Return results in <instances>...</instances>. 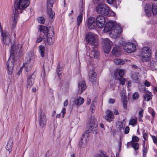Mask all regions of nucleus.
<instances>
[{
  "mask_svg": "<svg viewBox=\"0 0 157 157\" xmlns=\"http://www.w3.org/2000/svg\"><path fill=\"white\" fill-rule=\"evenodd\" d=\"M22 47L21 44L16 45L15 46L14 45H11L10 56L6 63L9 75H10L12 74L15 60L18 59L21 55L22 51L21 49Z\"/></svg>",
  "mask_w": 157,
  "mask_h": 157,
  "instance_id": "obj_1",
  "label": "nucleus"
},
{
  "mask_svg": "<svg viewBox=\"0 0 157 157\" xmlns=\"http://www.w3.org/2000/svg\"><path fill=\"white\" fill-rule=\"evenodd\" d=\"M104 31L105 33L110 32L114 37H117L121 33L122 29L119 25H116L114 22L109 21L106 23Z\"/></svg>",
  "mask_w": 157,
  "mask_h": 157,
  "instance_id": "obj_2",
  "label": "nucleus"
},
{
  "mask_svg": "<svg viewBox=\"0 0 157 157\" xmlns=\"http://www.w3.org/2000/svg\"><path fill=\"white\" fill-rule=\"evenodd\" d=\"M14 3V10L13 12L17 11V13L19 14L18 10L25 9L29 6L30 2L29 0H15Z\"/></svg>",
  "mask_w": 157,
  "mask_h": 157,
  "instance_id": "obj_3",
  "label": "nucleus"
},
{
  "mask_svg": "<svg viewBox=\"0 0 157 157\" xmlns=\"http://www.w3.org/2000/svg\"><path fill=\"white\" fill-rule=\"evenodd\" d=\"M97 36L92 33H89L86 36V40L92 47L98 48V41L96 38Z\"/></svg>",
  "mask_w": 157,
  "mask_h": 157,
  "instance_id": "obj_4",
  "label": "nucleus"
},
{
  "mask_svg": "<svg viewBox=\"0 0 157 157\" xmlns=\"http://www.w3.org/2000/svg\"><path fill=\"white\" fill-rule=\"evenodd\" d=\"M96 11L98 13L107 15L108 14L110 10L109 7L106 4H99L96 8Z\"/></svg>",
  "mask_w": 157,
  "mask_h": 157,
  "instance_id": "obj_5",
  "label": "nucleus"
},
{
  "mask_svg": "<svg viewBox=\"0 0 157 157\" xmlns=\"http://www.w3.org/2000/svg\"><path fill=\"white\" fill-rule=\"evenodd\" d=\"M102 43L104 52L106 53H109L110 51L112 42L109 39L105 38L103 39Z\"/></svg>",
  "mask_w": 157,
  "mask_h": 157,
  "instance_id": "obj_6",
  "label": "nucleus"
},
{
  "mask_svg": "<svg viewBox=\"0 0 157 157\" xmlns=\"http://www.w3.org/2000/svg\"><path fill=\"white\" fill-rule=\"evenodd\" d=\"M38 120L40 126L42 128H43L46 123V118L41 109H40L39 112Z\"/></svg>",
  "mask_w": 157,
  "mask_h": 157,
  "instance_id": "obj_7",
  "label": "nucleus"
},
{
  "mask_svg": "<svg viewBox=\"0 0 157 157\" xmlns=\"http://www.w3.org/2000/svg\"><path fill=\"white\" fill-rule=\"evenodd\" d=\"M56 0H47V7L48 10V13L49 17L52 19H53L55 15V13L52 11L53 5L54 2Z\"/></svg>",
  "mask_w": 157,
  "mask_h": 157,
  "instance_id": "obj_8",
  "label": "nucleus"
},
{
  "mask_svg": "<svg viewBox=\"0 0 157 157\" xmlns=\"http://www.w3.org/2000/svg\"><path fill=\"white\" fill-rule=\"evenodd\" d=\"M124 50L128 53H131L134 52L136 49L135 44L131 42L126 43L123 47Z\"/></svg>",
  "mask_w": 157,
  "mask_h": 157,
  "instance_id": "obj_9",
  "label": "nucleus"
},
{
  "mask_svg": "<svg viewBox=\"0 0 157 157\" xmlns=\"http://www.w3.org/2000/svg\"><path fill=\"white\" fill-rule=\"evenodd\" d=\"M105 17L101 15H99L96 17V25L100 28H102L105 24Z\"/></svg>",
  "mask_w": 157,
  "mask_h": 157,
  "instance_id": "obj_10",
  "label": "nucleus"
},
{
  "mask_svg": "<svg viewBox=\"0 0 157 157\" xmlns=\"http://www.w3.org/2000/svg\"><path fill=\"white\" fill-rule=\"evenodd\" d=\"M2 36V40L3 43L6 45H9L12 44L11 42V38L8 33L4 32L1 33Z\"/></svg>",
  "mask_w": 157,
  "mask_h": 157,
  "instance_id": "obj_11",
  "label": "nucleus"
},
{
  "mask_svg": "<svg viewBox=\"0 0 157 157\" xmlns=\"http://www.w3.org/2000/svg\"><path fill=\"white\" fill-rule=\"evenodd\" d=\"M98 124V123L96 119L94 117H92L90 121V127L91 130L95 132V134L97 133V126Z\"/></svg>",
  "mask_w": 157,
  "mask_h": 157,
  "instance_id": "obj_12",
  "label": "nucleus"
},
{
  "mask_svg": "<svg viewBox=\"0 0 157 157\" xmlns=\"http://www.w3.org/2000/svg\"><path fill=\"white\" fill-rule=\"evenodd\" d=\"M88 135L87 133H85L83 134L81 138L80 141L79 142L78 145L80 148H84L87 145V140L88 139Z\"/></svg>",
  "mask_w": 157,
  "mask_h": 157,
  "instance_id": "obj_13",
  "label": "nucleus"
},
{
  "mask_svg": "<svg viewBox=\"0 0 157 157\" xmlns=\"http://www.w3.org/2000/svg\"><path fill=\"white\" fill-rule=\"evenodd\" d=\"M36 75L34 72L32 74L28 75L27 78V86L28 88H30L34 84Z\"/></svg>",
  "mask_w": 157,
  "mask_h": 157,
  "instance_id": "obj_14",
  "label": "nucleus"
},
{
  "mask_svg": "<svg viewBox=\"0 0 157 157\" xmlns=\"http://www.w3.org/2000/svg\"><path fill=\"white\" fill-rule=\"evenodd\" d=\"M92 50L90 53L89 56L90 58H94L97 59H99V56H100V53L99 51L97 50L98 48H96L95 47H92Z\"/></svg>",
  "mask_w": 157,
  "mask_h": 157,
  "instance_id": "obj_15",
  "label": "nucleus"
},
{
  "mask_svg": "<svg viewBox=\"0 0 157 157\" xmlns=\"http://www.w3.org/2000/svg\"><path fill=\"white\" fill-rule=\"evenodd\" d=\"M40 32L42 31L44 33H47V35H48L51 33V32L54 35V29L53 27H49V29L46 26L44 25L41 26L40 28Z\"/></svg>",
  "mask_w": 157,
  "mask_h": 157,
  "instance_id": "obj_16",
  "label": "nucleus"
},
{
  "mask_svg": "<svg viewBox=\"0 0 157 157\" xmlns=\"http://www.w3.org/2000/svg\"><path fill=\"white\" fill-rule=\"evenodd\" d=\"M95 18L93 17H90L87 21V26L90 29H92L95 27L96 25V22H95Z\"/></svg>",
  "mask_w": 157,
  "mask_h": 157,
  "instance_id": "obj_17",
  "label": "nucleus"
},
{
  "mask_svg": "<svg viewBox=\"0 0 157 157\" xmlns=\"http://www.w3.org/2000/svg\"><path fill=\"white\" fill-rule=\"evenodd\" d=\"M114 117L113 112L110 110H107L106 112V115L105 118L109 122H110L113 120Z\"/></svg>",
  "mask_w": 157,
  "mask_h": 157,
  "instance_id": "obj_18",
  "label": "nucleus"
},
{
  "mask_svg": "<svg viewBox=\"0 0 157 157\" xmlns=\"http://www.w3.org/2000/svg\"><path fill=\"white\" fill-rule=\"evenodd\" d=\"M17 11L13 12V14L12 16V19L13 20V23L11 27L12 28L14 29L15 27L17 21L19 14H17Z\"/></svg>",
  "mask_w": 157,
  "mask_h": 157,
  "instance_id": "obj_19",
  "label": "nucleus"
},
{
  "mask_svg": "<svg viewBox=\"0 0 157 157\" xmlns=\"http://www.w3.org/2000/svg\"><path fill=\"white\" fill-rule=\"evenodd\" d=\"M97 74L93 71H91L89 74V78L90 80L93 82L94 84L96 83L97 80Z\"/></svg>",
  "mask_w": 157,
  "mask_h": 157,
  "instance_id": "obj_20",
  "label": "nucleus"
},
{
  "mask_svg": "<svg viewBox=\"0 0 157 157\" xmlns=\"http://www.w3.org/2000/svg\"><path fill=\"white\" fill-rule=\"evenodd\" d=\"M33 64V61L31 60L29 62L28 61L27 63L25 64H23L22 67L23 66L25 67V70L27 72L30 71L31 69Z\"/></svg>",
  "mask_w": 157,
  "mask_h": 157,
  "instance_id": "obj_21",
  "label": "nucleus"
},
{
  "mask_svg": "<svg viewBox=\"0 0 157 157\" xmlns=\"http://www.w3.org/2000/svg\"><path fill=\"white\" fill-rule=\"evenodd\" d=\"M144 11L146 15L148 17H150L152 12L151 5L149 4H146L144 7Z\"/></svg>",
  "mask_w": 157,
  "mask_h": 157,
  "instance_id": "obj_22",
  "label": "nucleus"
},
{
  "mask_svg": "<svg viewBox=\"0 0 157 157\" xmlns=\"http://www.w3.org/2000/svg\"><path fill=\"white\" fill-rule=\"evenodd\" d=\"M46 41L49 45H51L54 42L55 40L53 36L52 37H49V35H47L45 34L43 36V39L44 41H46Z\"/></svg>",
  "mask_w": 157,
  "mask_h": 157,
  "instance_id": "obj_23",
  "label": "nucleus"
},
{
  "mask_svg": "<svg viewBox=\"0 0 157 157\" xmlns=\"http://www.w3.org/2000/svg\"><path fill=\"white\" fill-rule=\"evenodd\" d=\"M112 53L113 54L117 57L119 56L120 55V47L118 46H116L113 48Z\"/></svg>",
  "mask_w": 157,
  "mask_h": 157,
  "instance_id": "obj_24",
  "label": "nucleus"
},
{
  "mask_svg": "<svg viewBox=\"0 0 157 157\" xmlns=\"http://www.w3.org/2000/svg\"><path fill=\"white\" fill-rule=\"evenodd\" d=\"M78 86L79 89H81V92L84 91L86 88V82L84 81L78 83Z\"/></svg>",
  "mask_w": 157,
  "mask_h": 157,
  "instance_id": "obj_25",
  "label": "nucleus"
},
{
  "mask_svg": "<svg viewBox=\"0 0 157 157\" xmlns=\"http://www.w3.org/2000/svg\"><path fill=\"white\" fill-rule=\"evenodd\" d=\"M141 59L143 61L147 62L150 59L151 54L142 55Z\"/></svg>",
  "mask_w": 157,
  "mask_h": 157,
  "instance_id": "obj_26",
  "label": "nucleus"
},
{
  "mask_svg": "<svg viewBox=\"0 0 157 157\" xmlns=\"http://www.w3.org/2000/svg\"><path fill=\"white\" fill-rule=\"evenodd\" d=\"M141 53V55L151 54V50L148 47H144L142 49Z\"/></svg>",
  "mask_w": 157,
  "mask_h": 157,
  "instance_id": "obj_27",
  "label": "nucleus"
},
{
  "mask_svg": "<svg viewBox=\"0 0 157 157\" xmlns=\"http://www.w3.org/2000/svg\"><path fill=\"white\" fill-rule=\"evenodd\" d=\"M117 73L116 72L114 73V76L115 77V79L117 80L119 79L120 84L122 85H124L125 83V79L123 78L122 77L119 78V77L117 76Z\"/></svg>",
  "mask_w": 157,
  "mask_h": 157,
  "instance_id": "obj_28",
  "label": "nucleus"
},
{
  "mask_svg": "<svg viewBox=\"0 0 157 157\" xmlns=\"http://www.w3.org/2000/svg\"><path fill=\"white\" fill-rule=\"evenodd\" d=\"M39 52L41 56L44 57V56L45 47L43 45H40L39 46Z\"/></svg>",
  "mask_w": 157,
  "mask_h": 157,
  "instance_id": "obj_29",
  "label": "nucleus"
},
{
  "mask_svg": "<svg viewBox=\"0 0 157 157\" xmlns=\"http://www.w3.org/2000/svg\"><path fill=\"white\" fill-rule=\"evenodd\" d=\"M151 10L153 14H155L157 13V3H153L151 7Z\"/></svg>",
  "mask_w": 157,
  "mask_h": 157,
  "instance_id": "obj_30",
  "label": "nucleus"
},
{
  "mask_svg": "<svg viewBox=\"0 0 157 157\" xmlns=\"http://www.w3.org/2000/svg\"><path fill=\"white\" fill-rule=\"evenodd\" d=\"M84 99L82 98H79L77 99L75 101V104L78 105L82 104L84 102Z\"/></svg>",
  "mask_w": 157,
  "mask_h": 157,
  "instance_id": "obj_31",
  "label": "nucleus"
},
{
  "mask_svg": "<svg viewBox=\"0 0 157 157\" xmlns=\"http://www.w3.org/2000/svg\"><path fill=\"white\" fill-rule=\"evenodd\" d=\"M115 64L117 65H121L124 63V61L121 59H117L114 60V61Z\"/></svg>",
  "mask_w": 157,
  "mask_h": 157,
  "instance_id": "obj_32",
  "label": "nucleus"
},
{
  "mask_svg": "<svg viewBox=\"0 0 157 157\" xmlns=\"http://www.w3.org/2000/svg\"><path fill=\"white\" fill-rule=\"evenodd\" d=\"M83 15L79 14L77 17V25L78 27L82 22V20Z\"/></svg>",
  "mask_w": 157,
  "mask_h": 157,
  "instance_id": "obj_33",
  "label": "nucleus"
},
{
  "mask_svg": "<svg viewBox=\"0 0 157 157\" xmlns=\"http://www.w3.org/2000/svg\"><path fill=\"white\" fill-rule=\"evenodd\" d=\"M13 141L11 139H10L8 143H7L6 148V149L8 148V150L9 151L13 147Z\"/></svg>",
  "mask_w": 157,
  "mask_h": 157,
  "instance_id": "obj_34",
  "label": "nucleus"
},
{
  "mask_svg": "<svg viewBox=\"0 0 157 157\" xmlns=\"http://www.w3.org/2000/svg\"><path fill=\"white\" fill-rule=\"evenodd\" d=\"M151 93L149 94H146L144 96V98L145 101H148L150 100L151 99Z\"/></svg>",
  "mask_w": 157,
  "mask_h": 157,
  "instance_id": "obj_35",
  "label": "nucleus"
},
{
  "mask_svg": "<svg viewBox=\"0 0 157 157\" xmlns=\"http://www.w3.org/2000/svg\"><path fill=\"white\" fill-rule=\"evenodd\" d=\"M145 141H143V157H145L147 153V150L146 147H145Z\"/></svg>",
  "mask_w": 157,
  "mask_h": 157,
  "instance_id": "obj_36",
  "label": "nucleus"
},
{
  "mask_svg": "<svg viewBox=\"0 0 157 157\" xmlns=\"http://www.w3.org/2000/svg\"><path fill=\"white\" fill-rule=\"evenodd\" d=\"M117 73V76H118V75L120 77V78H122L123 77L124 75V71L123 70L121 69L119 71H115L114 73Z\"/></svg>",
  "mask_w": 157,
  "mask_h": 157,
  "instance_id": "obj_37",
  "label": "nucleus"
},
{
  "mask_svg": "<svg viewBox=\"0 0 157 157\" xmlns=\"http://www.w3.org/2000/svg\"><path fill=\"white\" fill-rule=\"evenodd\" d=\"M37 20L40 23L44 24L45 22V19L43 17H40L37 18Z\"/></svg>",
  "mask_w": 157,
  "mask_h": 157,
  "instance_id": "obj_38",
  "label": "nucleus"
},
{
  "mask_svg": "<svg viewBox=\"0 0 157 157\" xmlns=\"http://www.w3.org/2000/svg\"><path fill=\"white\" fill-rule=\"evenodd\" d=\"M131 143L132 147L135 149V150H136L139 149V144L137 143H134L133 142H131Z\"/></svg>",
  "mask_w": 157,
  "mask_h": 157,
  "instance_id": "obj_39",
  "label": "nucleus"
},
{
  "mask_svg": "<svg viewBox=\"0 0 157 157\" xmlns=\"http://www.w3.org/2000/svg\"><path fill=\"white\" fill-rule=\"evenodd\" d=\"M79 14L83 15L84 9L83 5L82 3L79 5Z\"/></svg>",
  "mask_w": 157,
  "mask_h": 157,
  "instance_id": "obj_40",
  "label": "nucleus"
},
{
  "mask_svg": "<svg viewBox=\"0 0 157 157\" xmlns=\"http://www.w3.org/2000/svg\"><path fill=\"white\" fill-rule=\"evenodd\" d=\"M59 63L57 65V72L58 75H60L62 72V68L59 67Z\"/></svg>",
  "mask_w": 157,
  "mask_h": 157,
  "instance_id": "obj_41",
  "label": "nucleus"
},
{
  "mask_svg": "<svg viewBox=\"0 0 157 157\" xmlns=\"http://www.w3.org/2000/svg\"><path fill=\"white\" fill-rule=\"evenodd\" d=\"M136 120L134 119H132L130 120L129 122V124L132 125H134L136 124Z\"/></svg>",
  "mask_w": 157,
  "mask_h": 157,
  "instance_id": "obj_42",
  "label": "nucleus"
},
{
  "mask_svg": "<svg viewBox=\"0 0 157 157\" xmlns=\"http://www.w3.org/2000/svg\"><path fill=\"white\" fill-rule=\"evenodd\" d=\"M132 79L135 81H137L139 78L137 75L135 74H133L132 76Z\"/></svg>",
  "mask_w": 157,
  "mask_h": 157,
  "instance_id": "obj_43",
  "label": "nucleus"
},
{
  "mask_svg": "<svg viewBox=\"0 0 157 157\" xmlns=\"http://www.w3.org/2000/svg\"><path fill=\"white\" fill-rule=\"evenodd\" d=\"M132 142H137L139 140V138L136 136H133L132 138Z\"/></svg>",
  "mask_w": 157,
  "mask_h": 157,
  "instance_id": "obj_44",
  "label": "nucleus"
},
{
  "mask_svg": "<svg viewBox=\"0 0 157 157\" xmlns=\"http://www.w3.org/2000/svg\"><path fill=\"white\" fill-rule=\"evenodd\" d=\"M139 97V94L137 92L135 93L133 95V98L134 99H136Z\"/></svg>",
  "mask_w": 157,
  "mask_h": 157,
  "instance_id": "obj_45",
  "label": "nucleus"
},
{
  "mask_svg": "<svg viewBox=\"0 0 157 157\" xmlns=\"http://www.w3.org/2000/svg\"><path fill=\"white\" fill-rule=\"evenodd\" d=\"M151 138L153 141V142L155 144H157V139L155 136H151Z\"/></svg>",
  "mask_w": 157,
  "mask_h": 157,
  "instance_id": "obj_46",
  "label": "nucleus"
},
{
  "mask_svg": "<svg viewBox=\"0 0 157 157\" xmlns=\"http://www.w3.org/2000/svg\"><path fill=\"white\" fill-rule=\"evenodd\" d=\"M144 113V109H142L141 110L139 111V117L140 118H142L143 117V113Z\"/></svg>",
  "mask_w": 157,
  "mask_h": 157,
  "instance_id": "obj_47",
  "label": "nucleus"
},
{
  "mask_svg": "<svg viewBox=\"0 0 157 157\" xmlns=\"http://www.w3.org/2000/svg\"><path fill=\"white\" fill-rule=\"evenodd\" d=\"M115 102V100L113 99L110 98L109 99V104H113Z\"/></svg>",
  "mask_w": 157,
  "mask_h": 157,
  "instance_id": "obj_48",
  "label": "nucleus"
},
{
  "mask_svg": "<svg viewBox=\"0 0 157 157\" xmlns=\"http://www.w3.org/2000/svg\"><path fill=\"white\" fill-rule=\"evenodd\" d=\"M148 137L147 133H144L143 135V137L145 141H146Z\"/></svg>",
  "mask_w": 157,
  "mask_h": 157,
  "instance_id": "obj_49",
  "label": "nucleus"
},
{
  "mask_svg": "<svg viewBox=\"0 0 157 157\" xmlns=\"http://www.w3.org/2000/svg\"><path fill=\"white\" fill-rule=\"evenodd\" d=\"M129 128L127 126L125 128L124 130V133L126 134H128L129 132Z\"/></svg>",
  "mask_w": 157,
  "mask_h": 157,
  "instance_id": "obj_50",
  "label": "nucleus"
},
{
  "mask_svg": "<svg viewBox=\"0 0 157 157\" xmlns=\"http://www.w3.org/2000/svg\"><path fill=\"white\" fill-rule=\"evenodd\" d=\"M117 131L118 132H121L122 128V125L121 124L118 126L117 127Z\"/></svg>",
  "mask_w": 157,
  "mask_h": 157,
  "instance_id": "obj_51",
  "label": "nucleus"
},
{
  "mask_svg": "<svg viewBox=\"0 0 157 157\" xmlns=\"http://www.w3.org/2000/svg\"><path fill=\"white\" fill-rule=\"evenodd\" d=\"M123 104L124 107L125 109H126L127 107V104L126 100H124L123 101Z\"/></svg>",
  "mask_w": 157,
  "mask_h": 157,
  "instance_id": "obj_52",
  "label": "nucleus"
},
{
  "mask_svg": "<svg viewBox=\"0 0 157 157\" xmlns=\"http://www.w3.org/2000/svg\"><path fill=\"white\" fill-rule=\"evenodd\" d=\"M149 111H152V112L151 113V114H152V116L153 117H154L155 116V112L154 111H153V110H152V109L150 108L149 109Z\"/></svg>",
  "mask_w": 157,
  "mask_h": 157,
  "instance_id": "obj_53",
  "label": "nucleus"
},
{
  "mask_svg": "<svg viewBox=\"0 0 157 157\" xmlns=\"http://www.w3.org/2000/svg\"><path fill=\"white\" fill-rule=\"evenodd\" d=\"M42 40V39L41 37H39L36 41V42L37 43H40V42Z\"/></svg>",
  "mask_w": 157,
  "mask_h": 157,
  "instance_id": "obj_54",
  "label": "nucleus"
},
{
  "mask_svg": "<svg viewBox=\"0 0 157 157\" xmlns=\"http://www.w3.org/2000/svg\"><path fill=\"white\" fill-rule=\"evenodd\" d=\"M132 67L134 68L138 69V71H140L141 70L140 68H139L137 66H136L135 65H132Z\"/></svg>",
  "mask_w": 157,
  "mask_h": 157,
  "instance_id": "obj_55",
  "label": "nucleus"
},
{
  "mask_svg": "<svg viewBox=\"0 0 157 157\" xmlns=\"http://www.w3.org/2000/svg\"><path fill=\"white\" fill-rule=\"evenodd\" d=\"M66 109L65 108H64L63 109V110L62 111V113H63V117H64V114L66 113Z\"/></svg>",
  "mask_w": 157,
  "mask_h": 157,
  "instance_id": "obj_56",
  "label": "nucleus"
},
{
  "mask_svg": "<svg viewBox=\"0 0 157 157\" xmlns=\"http://www.w3.org/2000/svg\"><path fill=\"white\" fill-rule=\"evenodd\" d=\"M144 85L146 86H150V83L147 81H146L145 82Z\"/></svg>",
  "mask_w": 157,
  "mask_h": 157,
  "instance_id": "obj_57",
  "label": "nucleus"
},
{
  "mask_svg": "<svg viewBox=\"0 0 157 157\" xmlns=\"http://www.w3.org/2000/svg\"><path fill=\"white\" fill-rule=\"evenodd\" d=\"M68 103V100H66L63 103V105L64 106H66Z\"/></svg>",
  "mask_w": 157,
  "mask_h": 157,
  "instance_id": "obj_58",
  "label": "nucleus"
},
{
  "mask_svg": "<svg viewBox=\"0 0 157 157\" xmlns=\"http://www.w3.org/2000/svg\"><path fill=\"white\" fill-rule=\"evenodd\" d=\"M106 1L108 3L111 4L113 2L114 0H106Z\"/></svg>",
  "mask_w": 157,
  "mask_h": 157,
  "instance_id": "obj_59",
  "label": "nucleus"
},
{
  "mask_svg": "<svg viewBox=\"0 0 157 157\" xmlns=\"http://www.w3.org/2000/svg\"><path fill=\"white\" fill-rule=\"evenodd\" d=\"M50 154L49 151H47L45 154V157H50Z\"/></svg>",
  "mask_w": 157,
  "mask_h": 157,
  "instance_id": "obj_60",
  "label": "nucleus"
},
{
  "mask_svg": "<svg viewBox=\"0 0 157 157\" xmlns=\"http://www.w3.org/2000/svg\"><path fill=\"white\" fill-rule=\"evenodd\" d=\"M113 112L114 114L116 115H118L119 114L118 111L116 109H114V110Z\"/></svg>",
  "mask_w": 157,
  "mask_h": 157,
  "instance_id": "obj_61",
  "label": "nucleus"
},
{
  "mask_svg": "<svg viewBox=\"0 0 157 157\" xmlns=\"http://www.w3.org/2000/svg\"><path fill=\"white\" fill-rule=\"evenodd\" d=\"M91 102V100L90 99H88L87 101V104L88 105H90Z\"/></svg>",
  "mask_w": 157,
  "mask_h": 157,
  "instance_id": "obj_62",
  "label": "nucleus"
},
{
  "mask_svg": "<svg viewBox=\"0 0 157 157\" xmlns=\"http://www.w3.org/2000/svg\"><path fill=\"white\" fill-rule=\"evenodd\" d=\"M128 86L130 87L131 86V81L130 80H129L128 82Z\"/></svg>",
  "mask_w": 157,
  "mask_h": 157,
  "instance_id": "obj_63",
  "label": "nucleus"
},
{
  "mask_svg": "<svg viewBox=\"0 0 157 157\" xmlns=\"http://www.w3.org/2000/svg\"><path fill=\"white\" fill-rule=\"evenodd\" d=\"M36 89L35 87H33L32 89V91L33 92H35L36 91Z\"/></svg>",
  "mask_w": 157,
  "mask_h": 157,
  "instance_id": "obj_64",
  "label": "nucleus"
}]
</instances>
